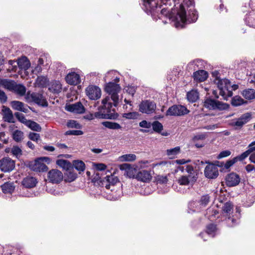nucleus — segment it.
Wrapping results in <instances>:
<instances>
[{"mask_svg":"<svg viewBox=\"0 0 255 255\" xmlns=\"http://www.w3.org/2000/svg\"><path fill=\"white\" fill-rule=\"evenodd\" d=\"M210 201V197L208 194H206L202 195L201 197L200 200L199 201V203L200 205L205 207L209 203Z\"/></svg>","mask_w":255,"mask_h":255,"instance_id":"09e8293b","label":"nucleus"},{"mask_svg":"<svg viewBox=\"0 0 255 255\" xmlns=\"http://www.w3.org/2000/svg\"><path fill=\"white\" fill-rule=\"evenodd\" d=\"M105 180V177L103 179H102L100 174L99 173H97L92 179V182L94 183L95 184L97 183V185L100 186L104 187L105 184L103 181Z\"/></svg>","mask_w":255,"mask_h":255,"instance_id":"79ce46f5","label":"nucleus"},{"mask_svg":"<svg viewBox=\"0 0 255 255\" xmlns=\"http://www.w3.org/2000/svg\"><path fill=\"white\" fill-rule=\"evenodd\" d=\"M121 170H125V175H126L129 178L136 179V174L138 172V166L136 165L131 166L128 163H123L119 166Z\"/></svg>","mask_w":255,"mask_h":255,"instance_id":"423d86ee","label":"nucleus"},{"mask_svg":"<svg viewBox=\"0 0 255 255\" xmlns=\"http://www.w3.org/2000/svg\"><path fill=\"white\" fill-rule=\"evenodd\" d=\"M62 85L59 81H55L52 82L48 88V90L55 94H58L61 92Z\"/></svg>","mask_w":255,"mask_h":255,"instance_id":"c85d7f7f","label":"nucleus"},{"mask_svg":"<svg viewBox=\"0 0 255 255\" xmlns=\"http://www.w3.org/2000/svg\"><path fill=\"white\" fill-rule=\"evenodd\" d=\"M139 126L142 128H150L152 126V123L146 120H143L139 122Z\"/></svg>","mask_w":255,"mask_h":255,"instance_id":"e2e57ef3","label":"nucleus"},{"mask_svg":"<svg viewBox=\"0 0 255 255\" xmlns=\"http://www.w3.org/2000/svg\"><path fill=\"white\" fill-rule=\"evenodd\" d=\"M244 159L241 157V155H239L237 156L232 159H229L226 161L225 163H224V168L227 169L228 171L230 170V167L232 166L235 163H236L238 161H243Z\"/></svg>","mask_w":255,"mask_h":255,"instance_id":"473e14b6","label":"nucleus"},{"mask_svg":"<svg viewBox=\"0 0 255 255\" xmlns=\"http://www.w3.org/2000/svg\"><path fill=\"white\" fill-rule=\"evenodd\" d=\"M187 99L191 103H195L199 99V94L197 90H192L187 93Z\"/></svg>","mask_w":255,"mask_h":255,"instance_id":"2f4dec72","label":"nucleus"},{"mask_svg":"<svg viewBox=\"0 0 255 255\" xmlns=\"http://www.w3.org/2000/svg\"><path fill=\"white\" fill-rule=\"evenodd\" d=\"M17 65L19 69L27 70L30 68L31 64L25 56H22L17 59Z\"/></svg>","mask_w":255,"mask_h":255,"instance_id":"393cba45","label":"nucleus"},{"mask_svg":"<svg viewBox=\"0 0 255 255\" xmlns=\"http://www.w3.org/2000/svg\"><path fill=\"white\" fill-rule=\"evenodd\" d=\"M152 130L140 128L139 129V131L143 133L150 132V133H152L154 131L159 133H161L162 130L163 129V125L158 121H154L152 123Z\"/></svg>","mask_w":255,"mask_h":255,"instance_id":"dca6fc26","label":"nucleus"},{"mask_svg":"<svg viewBox=\"0 0 255 255\" xmlns=\"http://www.w3.org/2000/svg\"><path fill=\"white\" fill-rule=\"evenodd\" d=\"M67 126L69 128H82V126L75 120H69L67 123Z\"/></svg>","mask_w":255,"mask_h":255,"instance_id":"8fccbe9b","label":"nucleus"},{"mask_svg":"<svg viewBox=\"0 0 255 255\" xmlns=\"http://www.w3.org/2000/svg\"><path fill=\"white\" fill-rule=\"evenodd\" d=\"M152 179L150 171L146 170L138 171L136 174V179L143 182H149Z\"/></svg>","mask_w":255,"mask_h":255,"instance_id":"f3484780","label":"nucleus"},{"mask_svg":"<svg viewBox=\"0 0 255 255\" xmlns=\"http://www.w3.org/2000/svg\"><path fill=\"white\" fill-rule=\"evenodd\" d=\"M217 225L211 223L208 225L206 227V233L208 234H212L214 233L217 231Z\"/></svg>","mask_w":255,"mask_h":255,"instance_id":"6e6d98bb","label":"nucleus"},{"mask_svg":"<svg viewBox=\"0 0 255 255\" xmlns=\"http://www.w3.org/2000/svg\"><path fill=\"white\" fill-rule=\"evenodd\" d=\"M23 136V132L18 129L15 130L12 134L13 139L17 142L21 141Z\"/></svg>","mask_w":255,"mask_h":255,"instance_id":"a18cd8bd","label":"nucleus"},{"mask_svg":"<svg viewBox=\"0 0 255 255\" xmlns=\"http://www.w3.org/2000/svg\"><path fill=\"white\" fill-rule=\"evenodd\" d=\"M207 165L204 169L205 176L209 179H215L219 176L218 169H216L210 160H206Z\"/></svg>","mask_w":255,"mask_h":255,"instance_id":"0eeeda50","label":"nucleus"},{"mask_svg":"<svg viewBox=\"0 0 255 255\" xmlns=\"http://www.w3.org/2000/svg\"><path fill=\"white\" fill-rule=\"evenodd\" d=\"M83 134V132L80 130H69L65 132V134L67 135H80Z\"/></svg>","mask_w":255,"mask_h":255,"instance_id":"052dcab7","label":"nucleus"},{"mask_svg":"<svg viewBox=\"0 0 255 255\" xmlns=\"http://www.w3.org/2000/svg\"><path fill=\"white\" fill-rule=\"evenodd\" d=\"M230 105L227 103H223L222 102L217 100L216 110L220 111L227 110L230 108Z\"/></svg>","mask_w":255,"mask_h":255,"instance_id":"c03bdc74","label":"nucleus"},{"mask_svg":"<svg viewBox=\"0 0 255 255\" xmlns=\"http://www.w3.org/2000/svg\"><path fill=\"white\" fill-rule=\"evenodd\" d=\"M37 182L35 177L27 176L23 179L21 183L26 188H32L36 186Z\"/></svg>","mask_w":255,"mask_h":255,"instance_id":"b1692460","label":"nucleus"},{"mask_svg":"<svg viewBox=\"0 0 255 255\" xmlns=\"http://www.w3.org/2000/svg\"><path fill=\"white\" fill-rule=\"evenodd\" d=\"M155 179L159 184H165L168 181V178L166 176H163L160 175H158L155 177Z\"/></svg>","mask_w":255,"mask_h":255,"instance_id":"5fc2aeb1","label":"nucleus"},{"mask_svg":"<svg viewBox=\"0 0 255 255\" xmlns=\"http://www.w3.org/2000/svg\"><path fill=\"white\" fill-rule=\"evenodd\" d=\"M248 103L239 96H235L232 98L231 104L233 107H238Z\"/></svg>","mask_w":255,"mask_h":255,"instance_id":"72a5a7b5","label":"nucleus"},{"mask_svg":"<svg viewBox=\"0 0 255 255\" xmlns=\"http://www.w3.org/2000/svg\"><path fill=\"white\" fill-rule=\"evenodd\" d=\"M122 161H133L136 159V155L134 154H125L120 157Z\"/></svg>","mask_w":255,"mask_h":255,"instance_id":"de8ad7c7","label":"nucleus"},{"mask_svg":"<svg viewBox=\"0 0 255 255\" xmlns=\"http://www.w3.org/2000/svg\"><path fill=\"white\" fill-rule=\"evenodd\" d=\"M15 84V82L13 80L0 78V87H2L9 91H13Z\"/></svg>","mask_w":255,"mask_h":255,"instance_id":"5701e85b","label":"nucleus"},{"mask_svg":"<svg viewBox=\"0 0 255 255\" xmlns=\"http://www.w3.org/2000/svg\"><path fill=\"white\" fill-rule=\"evenodd\" d=\"M233 203L229 201L224 204L222 207V211L227 214L230 215L233 213Z\"/></svg>","mask_w":255,"mask_h":255,"instance_id":"a19ab883","label":"nucleus"},{"mask_svg":"<svg viewBox=\"0 0 255 255\" xmlns=\"http://www.w3.org/2000/svg\"><path fill=\"white\" fill-rule=\"evenodd\" d=\"M14 116L19 122L24 124L25 126L28 123V120L25 119L23 114L19 112H16L14 113Z\"/></svg>","mask_w":255,"mask_h":255,"instance_id":"3c124183","label":"nucleus"},{"mask_svg":"<svg viewBox=\"0 0 255 255\" xmlns=\"http://www.w3.org/2000/svg\"><path fill=\"white\" fill-rule=\"evenodd\" d=\"M36 83L38 87L44 88L47 86L49 83V80L44 76H38L36 80Z\"/></svg>","mask_w":255,"mask_h":255,"instance_id":"4c0bfd02","label":"nucleus"},{"mask_svg":"<svg viewBox=\"0 0 255 255\" xmlns=\"http://www.w3.org/2000/svg\"><path fill=\"white\" fill-rule=\"evenodd\" d=\"M242 94L243 96L248 100L255 99V90L253 89H248L243 91Z\"/></svg>","mask_w":255,"mask_h":255,"instance_id":"f704fd0d","label":"nucleus"},{"mask_svg":"<svg viewBox=\"0 0 255 255\" xmlns=\"http://www.w3.org/2000/svg\"><path fill=\"white\" fill-rule=\"evenodd\" d=\"M102 124L106 128L112 129H118L122 128L121 125L115 122H112L109 121H105L102 123Z\"/></svg>","mask_w":255,"mask_h":255,"instance_id":"58836bf2","label":"nucleus"},{"mask_svg":"<svg viewBox=\"0 0 255 255\" xmlns=\"http://www.w3.org/2000/svg\"><path fill=\"white\" fill-rule=\"evenodd\" d=\"M3 119L5 122L9 123H14L13 115L11 110L5 106L2 107Z\"/></svg>","mask_w":255,"mask_h":255,"instance_id":"412c9836","label":"nucleus"},{"mask_svg":"<svg viewBox=\"0 0 255 255\" xmlns=\"http://www.w3.org/2000/svg\"><path fill=\"white\" fill-rule=\"evenodd\" d=\"M10 105L13 110L20 111L24 107V104L18 101H12L10 103Z\"/></svg>","mask_w":255,"mask_h":255,"instance_id":"37998d69","label":"nucleus"},{"mask_svg":"<svg viewBox=\"0 0 255 255\" xmlns=\"http://www.w3.org/2000/svg\"><path fill=\"white\" fill-rule=\"evenodd\" d=\"M105 178V180L103 182H104V186L107 189H110L111 186H114L117 183L120 182L118 178L112 175H107Z\"/></svg>","mask_w":255,"mask_h":255,"instance_id":"a878e982","label":"nucleus"},{"mask_svg":"<svg viewBox=\"0 0 255 255\" xmlns=\"http://www.w3.org/2000/svg\"><path fill=\"white\" fill-rule=\"evenodd\" d=\"M110 99V97L109 96H107L106 98L103 99L102 101V106L99 107V110H104L105 108H106V105L107 103H109V101Z\"/></svg>","mask_w":255,"mask_h":255,"instance_id":"774afa93","label":"nucleus"},{"mask_svg":"<svg viewBox=\"0 0 255 255\" xmlns=\"http://www.w3.org/2000/svg\"><path fill=\"white\" fill-rule=\"evenodd\" d=\"M217 87L220 90L219 95L223 96L225 95V91L228 90L231 85V81L226 78L219 79L217 83Z\"/></svg>","mask_w":255,"mask_h":255,"instance_id":"2eb2a0df","label":"nucleus"},{"mask_svg":"<svg viewBox=\"0 0 255 255\" xmlns=\"http://www.w3.org/2000/svg\"><path fill=\"white\" fill-rule=\"evenodd\" d=\"M28 137L30 140L34 141H37L40 139V134L35 132H30Z\"/></svg>","mask_w":255,"mask_h":255,"instance_id":"680f3d73","label":"nucleus"},{"mask_svg":"<svg viewBox=\"0 0 255 255\" xmlns=\"http://www.w3.org/2000/svg\"><path fill=\"white\" fill-rule=\"evenodd\" d=\"M156 104L150 100H144L139 105V111L142 113L151 114L155 112Z\"/></svg>","mask_w":255,"mask_h":255,"instance_id":"39448f33","label":"nucleus"},{"mask_svg":"<svg viewBox=\"0 0 255 255\" xmlns=\"http://www.w3.org/2000/svg\"><path fill=\"white\" fill-rule=\"evenodd\" d=\"M65 109L68 112L79 114L84 113L86 110L85 108L80 102L73 104H66Z\"/></svg>","mask_w":255,"mask_h":255,"instance_id":"ddd939ff","label":"nucleus"},{"mask_svg":"<svg viewBox=\"0 0 255 255\" xmlns=\"http://www.w3.org/2000/svg\"><path fill=\"white\" fill-rule=\"evenodd\" d=\"M93 165L98 171H105L107 168V165L104 163H93Z\"/></svg>","mask_w":255,"mask_h":255,"instance_id":"69168bd1","label":"nucleus"},{"mask_svg":"<svg viewBox=\"0 0 255 255\" xmlns=\"http://www.w3.org/2000/svg\"><path fill=\"white\" fill-rule=\"evenodd\" d=\"M31 98L32 100V101L36 103L37 105H39L40 104V101L41 99L43 98V96L42 95H40V97L37 96L35 93H32L31 94Z\"/></svg>","mask_w":255,"mask_h":255,"instance_id":"bf43d9fd","label":"nucleus"},{"mask_svg":"<svg viewBox=\"0 0 255 255\" xmlns=\"http://www.w3.org/2000/svg\"><path fill=\"white\" fill-rule=\"evenodd\" d=\"M26 126L33 131L39 132L41 131L42 129L39 124L30 120H28V123Z\"/></svg>","mask_w":255,"mask_h":255,"instance_id":"ea45409f","label":"nucleus"},{"mask_svg":"<svg viewBox=\"0 0 255 255\" xmlns=\"http://www.w3.org/2000/svg\"><path fill=\"white\" fill-rule=\"evenodd\" d=\"M121 90V87L120 85L113 82H110L107 83L104 88V91L109 94L116 92H120Z\"/></svg>","mask_w":255,"mask_h":255,"instance_id":"aec40b11","label":"nucleus"},{"mask_svg":"<svg viewBox=\"0 0 255 255\" xmlns=\"http://www.w3.org/2000/svg\"><path fill=\"white\" fill-rule=\"evenodd\" d=\"M217 100L210 97L207 98L204 102V106L209 110H216Z\"/></svg>","mask_w":255,"mask_h":255,"instance_id":"7c9ffc66","label":"nucleus"},{"mask_svg":"<svg viewBox=\"0 0 255 255\" xmlns=\"http://www.w3.org/2000/svg\"><path fill=\"white\" fill-rule=\"evenodd\" d=\"M187 10L188 12V14L186 12L185 14V18L182 20H179V22L180 24V26L182 27H184V24H185L195 22L198 17L197 11L194 7H191L189 9Z\"/></svg>","mask_w":255,"mask_h":255,"instance_id":"6e6552de","label":"nucleus"},{"mask_svg":"<svg viewBox=\"0 0 255 255\" xmlns=\"http://www.w3.org/2000/svg\"><path fill=\"white\" fill-rule=\"evenodd\" d=\"M208 77V73L204 70H199L193 73L194 80L197 82H202L205 81Z\"/></svg>","mask_w":255,"mask_h":255,"instance_id":"6ab92c4d","label":"nucleus"},{"mask_svg":"<svg viewBox=\"0 0 255 255\" xmlns=\"http://www.w3.org/2000/svg\"><path fill=\"white\" fill-rule=\"evenodd\" d=\"M248 147L249 148L246 151L241 154V157L243 158L244 160L253 152L255 151V146L253 145L250 147L248 146Z\"/></svg>","mask_w":255,"mask_h":255,"instance_id":"864d4df0","label":"nucleus"},{"mask_svg":"<svg viewBox=\"0 0 255 255\" xmlns=\"http://www.w3.org/2000/svg\"><path fill=\"white\" fill-rule=\"evenodd\" d=\"M161 16H159V18H161V16H164L165 17L168 18L169 20L175 22V25L176 27L180 26V24L179 22V20H183V16L180 15L178 11L177 8L171 9V10H168L166 8H163L160 11Z\"/></svg>","mask_w":255,"mask_h":255,"instance_id":"f03ea898","label":"nucleus"},{"mask_svg":"<svg viewBox=\"0 0 255 255\" xmlns=\"http://www.w3.org/2000/svg\"><path fill=\"white\" fill-rule=\"evenodd\" d=\"M56 163L57 165L66 171L72 169V163H71L69 160L60 159L57 160Z\"/></svg>","mask_w":255,"mask_h":255,"instance_id":"c756f323","label":"nucleus"},{"mask_svg":"<svg viewBox=\"0 0 255 255\" xmlns=\"http://www.w3.org/2000/svg\"><path fill=\"white\" fill-rule=\"evenodd\" d=\"M252 118L251 113L243 114L235 122L232 124L233 126H236V129H241L243 126L249 122Z\"/></svg>","mask_w":255,"mask_h":255,"instance_id":"4468645a","label":"nucleus"},{"mask_svg":"<svg viewBox=\"0 0 255 255\" xmlns=\"http://www.w3.org/2000/svg\"><path fill=\"white\" fill-rule=\"evenodd\" d=\"M190 111L184 106L181 105H173L167 110L166 116H182L188 114Z\"/></svg>","mask_w":255,"mask_h":255,"instance_id":"7ed1b4c3","label":"nucleus"},{"mask_svg":"<svg viewBox=\"0 0 255 255\" xmlns=\"http://www.w3.org/2000/svg\"><path fill=\"white\" fill-rule=\"evenodd\" d=\"M72 165V169L71 170H73L74 168L79 172L80 174L83 172L86 168L85 163L81 160L76 159L73 160Z\"/></svg>","mask_w":255,"mask_h":255,"instance_id":"cd10ccee","label":"nucleus"},{"mask_svg":"<svg viewBox=\"0 0 255 255\" xmlns=\"http://www.w3.org/2000/svg\"><path fill=\"white\" fill-rule=\"evenodd\" d=\"M12 92H14L17 94L22 96L25 94L26 88L23 85L21 84H17L15 82V84L14 86V89L13 90Z\"/></svg>","mask_w":255,"mask_h":255,"instance_id":"c9c22d12","label":"nucleus"},{"mask_svg":"<svg viewBox=\"0 0 255 255\" xmlns=\"http://www.w3.org/2000/svg\"><path fill=\"white\" fill-rule=\"evenodd\" d=\"M189 176H181L178 180V182L181 185H187L189 184L190 181L189 179Z\"/></svg>","mask_w":255,"mask_h":255,"instance_id":"13d9d810","label":"nucleus"},{"mask_svg":"<svg viewBox=\"0 0 255 255\" xmlns=\"http://www.w3.org/2000/svg\"><path fill=\"white\" fill-rule=\"evenodd\" d=\"M47 177L52 183L59 184L64 178L62 172L56 169H53L48 172Z\"/></svg>","mask_w":255,"mask_h":255,"instance_id":"9b49d317","label":"nucleus"},{"mask_svg":"<svg viewBox=\"0 0 255 255\" xmlns=\"http://www.w3.org/2000/svg\"><path fill=\"white\" fill-rule=\"evenodd\" d=\"M180 152V148L179 146H176L174 148L167 149L166 153L167 155L170 156V158H173V157L178 154Z\"/></svg>","mask_w":255,"mask_h":255,"instance_id":"49530a36","label":"nucleus"},{"mask_svg":"<svg viewBox=\"0 0 255 255\" xmlns=\"http://www.w3.org/2000/svg\"><path fill=\"white\" fill-rule=\"evenodd\" d=\"M39 157L34 160H26L23 161L24 166L28 168L31 171L36 172H44L48 170V166L44 163L41 162Z\"/></svg>","mask_w":255,"mask_h":255,"instance_id":"f257e3e1","label":"nucleus"},{"mask_svg":"<svg viewBox=\"0 0 255 255\" xmlns=\"http://www.w3.org/2000/svg\"><path fill=\"white\" fill-rule=\"evenodd\" d=\"M7 96L5 92L0 90V102L1 104H4L6 102Z\"/></svg>","mask_w":255,"mask_h":255,"instance_id":"338daca9","label":"nucleus"},{"mask_svg":"<svg viewBox=\"0 0 255 255\" xmlns=\"http://www.w3.org/2000/svg\"><path fill=\"white\" fill-rule=\"evenodd\" d=\"M194 4V0H183L182 3L180 4V7L178 9L180 15L183 16V19L185 18V14H186V9L185 6L188 8L191 7Z\"/></svg>","mask_w":255,"mask_h":255,"instance_id":"4be33fe9","label":"nucleus"},{"mask_svg":"<svg viewBox=\"0 0 255 255\" xmlns=\"http://www.w3.org/2000/svg\"><path fill=\"white\" fill-rule=\"evenodd\" d=\"M11 152L16 157H18V156L22 155V150L17 145H14L12 147L11 150Z\"/></svg>","mask_w":255,"mask_h":255,"instance_id":"4d7b16f0","label":"nucleus"},{"mask_svg":"<svg viewBox=\"0 0 255 255\" xmlns=\"http://www.w3.org/2000/svg\"><path fill=\"white\" fill-rule=\"evenodd\" d=\"M64 180L66 183H71L78 177L77 174L73 170H68L64 173Z\"/></svg>","mask_w":255,"mask_h":255,"instance_id":"bb28decb","label":"nucleus"},{"mask_svg":"<svg viewBox=\"0 0 255 255\" xmlns=\"http://www.w3.org/2000/svg\"><path fill=\"white\" fill-rule=\"evenodd\" d=\"M15 161L9 157L0 159V170L3 172H9L15 168Z\"/></svg>","mask_w":255,"mask_h":255,"instance_id":"20e7f679","label":"nucleus"},{"mask_svg":"<svg viewBox=\"0 0 255 255\" xmlns=\"http://www.w3.org/2000/svg\"><path fill=\"white\" fill-rule=\"evenodd\" d=\"M86 94L91 100H97L101 98V90L97 86L89 85L85 90Z\"/></svg>","mask_w":255,"mask_h":255,"instance_id":"1a4fd4ad","label":"nucleus"},{"mask_svg":"<svg viewBox=\"0 0 255 255\" xmlns=\"http://www.w3.org/2000/svg\"><path fill=\"white\" fill-rule=\"evenodd\" d=\"M2 192L5 193H11L13 192L15 187L13 183L5 182L1 186Z\"/></svg>","mask_w":255,"mask_h":255,"instance_id":"e433bc0d","label":"nucleus"},{"mask_svg":"<svg viewBox=\"0 0 255 255\" xmlns=\"http://www.w3.org/2000/svg\"><path fill=\"white\" fill-rule=\"evenodd\" d=\"M143 8L148 14L153 15L154 11L157 8L158 1L157 0H142Z\"/></svg>","mask_w":255,"mask_h":255,"instance_id":"f8f14e48","label":"nucleus"},{"mask_svg":"<svg viewBox=\"0 0 255 255\" xmlns=\"http://www.w3.org/2000/svg\"><path fill=\"white\" fill-rule=\"evenodd\" d=\"M231 154V152L230 150H226L221 151L218 155L217 156L218 159H220L222 158L226 157L229 156Z\"/></svg>","mask_w":255,"mask_h":255,"instance_id":"0e129e2a","label":"nucleus"},{"mask_svg":"<svg viewBox=\"0 0 255 255\" xmlns=\"http://www.w3.org/2000/svg\"><path fill=\"white\" fill-rule=\"evenodd\" d=\"M139 114L136 112L124 113L123 117L127 119H136L137 118Z\"/></svg>","mask_w":255,"mask_h":255,"instance_id":"603ef678","label":"nucleus"},{"mask_svg":"<svg viewBox=\"0 0 255 255\" xmlns=\"http://www.w3.org/2000/svg\"><path fill=\"white\" fill-rule=\"evenodd\" d=\"M225 180L227 187H232L239 184L241 182V178L239 174L232 172L225 176Z\"/></svg>","mask_w":255,"mask_h":255,"instance_id":"9d476101","label":"nucleus"},{"mask_svg":"<svg viewBox=\"0 0 255 255\" xmlns=\"http://www.w3.org/2000/svg\"><path fill=\"white\" fill-rule=\"evenodd\" d=\"M65 80L67 83L71 85H77L81 82L79 75L75 72L68 74L66 76Z\"/></svg>","mask_w":255,"mask_h":255,"instance_id":"a211bd4d","label":"nucleus"}]
</instances>
